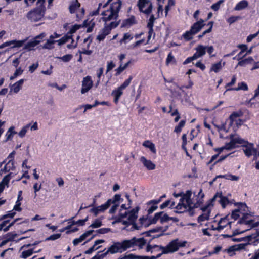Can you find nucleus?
I'll return each mask as SVG.
<instances>
[{
	"instance_id": "13",
	"label": "nucleus",
	"mask_w": 259,
	"mask_h": 259,
	"mask_svg": "<svg viewBox=\"0 0 259 259\" xmlns=\"http://www.w3.org/2000/svg\"><path fill=\"white\" fill-rule=\"evenodd\" d=\"M217 198H220L219 202L223 208H225L227 205L229 203L228 198L226 196H223L222 192H217L213 197L210 199V201L211 202H213Z\"/></svg>"
},
{
	"instance_id": "51",
	"label": "nucleus",
	"mask_w": 259,
	"mask_h": 259,
	"mask_svg": "<svg viewBox=\"0 0 259 259\" xmlns=\"http://www.w3.org/2000/svg\"><path fill=\"white\" fill-rule=\"evenodd\" d=\"M224 2V0L218 1L217 3L211 5V8L215 11H218L220 8L221 4L223 3Z\"/></svg>"
},
{
	"instance_id": "29",
	"label": "nucleus",
	"mask_w": 259,
	"mask_h": 259,
	"mask_svg": "<svg viewBox=\"0 0 259 259\" xmlns=\"http://www.w3.org/2000/svg\"><path fill=\"white\" fill-rule=\"evenodd\" d=\"M143 145L145 147L148 148L152 153L154 154L156 153V149L155 145L150 141H145L143 143Z\"/></svg>"
},
{
	"instance_id": "63",
	"label": "nucleus",
	"mask_w": 259,
	"mask_h": 259,
	"mask_svg": "<svg viewBox=\"0 0 259 259\" xmlns=\"http://www.w3.org/2000/svg\"><path fill=\"white\" fill-rule=\"evenodd\" d=\"M84 240H85V239L81 235H80V236L79 238H75L73 240V244L74 246H76L79 243H80V242L83 241Z\"/></svg>"
},
{
	"instance_id": "28",
	"label": "nucleus",
	"mask_w": 259,
	"mask_h": 259,
	"mask_svg": "<svg viewBox=\"0 0 259 259\" xmlns=\"http://www.w3.org/2000/svg\"><path fill=\"white\" fill-rule=\"evenodd\" d=\"M222 61L221 60L216 63L212 64L210 69V71H213L215 73H218L222 69Z\"/></svg>"
},
{
	"instance_id": "42",
	"label": "nucleus",
	"mask_w": 259,
	"mask_h": 259,
	"mask_svg": "<svg viewBox=\"0 0 259 259\" xmlns=\"http://www.w3.org/2000/svg\"><path fill=\"white\" fill-rule=\"evenodd\" d=\"M186 121L185 120H182L179 123L178 125L175 127L174 132L176 133H180L182 130V128L185 126Z\"/></svg>"
},
{
	"instance_id": "27",
	"label": "nucleus",
	"mask_w": 259,
	"mask_h": 259,
	"mask_svg": "<svg viewBox=\"0 0 259 259\" xmlns=\"http://www.w3.org/2000/svg\"><path fill=\"white\" fill-rule=\"evenodd\" d=\"M156 213H160L158 221L160 220V223L163 224L164 222H167L170 221V219H172L171 217L168 216L167 213H164L163 211H160L157 212Z\"/></svg>"
},
{
	"instance_id": "2",
	"label": "nucleus",
	"mask_w": 259,
	"mask_h": 259,
	"mask_svg": "<svg viewBox=\"0 0 259 259\" xmlns=\"http://www.w3.org/2000/svg\"><path fill=\"white\" fill-rule=\"evenodd\" d=\"M140 210L139 206H136L134 208H133L130 211H126L124 213H126V218H127V221H123L122 224L128 227L132 225V227L131 230L133 231L134 230H140V226L136 224V221L138 218V212Z\"/></svg>"
},
{
	"instance_id": "41",
	"label": "nucleus",
	"mask_w": 259,
	"mask_h": 259,
	"mask_svg": "<svg viewBox=\"0 0 259 259\" xmlns=\"http://www.w3.org/2000/svg\"><path fill=\"white\" fill-rule=\"evenodd\" d=\"M34 252H35L34 251L33 249H30L27 250H25L22 252L20 257L21 258L26 259L27 257L30 256Z\"/></svg>"
},
{
	"instance_id": "58",
	"label": "nucleus",
	"mask_w": 259,
	"mask_h": 259,
	"mask_svg": "<svg viewBox=\"0 0 259 259\" xmlns=\"http://www.w3.org/2000/svg\"><path fill=\"white\" fill-rule=\"evenodd\" d=\"M16 214V212L12 211H8V213L1 217V219H5L7 218H13Z\"/></svg>"
},
{
	"instance_id": "8",
	"label": "nucleus",
	"mask_w": 259,
	"mask_h": 259,
	"mask_svg": "<svg viewBox=\"0 0 259 259\" xmlns=\"http://www.w3.org/2000/svg\"><path fill=\"white\" fill-rule=\"evenodd\" d=\"M137 6L139 11L145 14H150L152 10V3L150 0H138Z\"/></svg>"
},
{
	"instance_id": "10",
	"label": "nucleus",
	"mask_w": 259,
	"mask_h": 259,
	"mask_svg": "<svg viewBox=\"0 0 259 259\" xmlns=\"http://www.w3.org/2000/svg\"><path fill=\"white\" fill-rule=\"evenodd\" d=\"M245 144H246L242 145L243 147V150L245 155L248 157H250L252 155L256 156L257 154V149L253 147V144L252 143H249L247 141H246Z\"/></svg>"
},
{
	"instance_id": "9",
	"label": "nucleus",
	"mask_w": 259,
	"mask_h": 259,
	"mask_svg": "<svg viewBox=\"0 0 259 259\" xmlns=\"http://www.w3.org/2000/svg\"><path fill=\"white\" fill-rule=\"evenodd\" d=\"M125 240L128 249L134 246H138L139 249H142L146 244V240L143 237L137 238L134 237L131 239Z\"/></svg>"
},
{
	"instance_id": "19",
	"label": "nucleus",
	"mask_w": 259,
	"mask_h": 259,
	"mask_svg": "<svg viewBox=\"0 0 259 259\" xmlns=\"http://www.w3.org/2000/svg\"><path fill=\"white\" fill-rule=\"evenodd\" d=\"M137 23L135 17L132 16L130 18L124 19L121 24V27H129Z\"/></svg>"
},
{
	"instance_id": "39",
	"label": "nucleus",
	"mask_w": 259,
	"mask_h": 259,
	"mask_svg": "<svg viewBox=\"0 0 259 259\" xmlns=\"http://www.w3.org/2000/svg\"><path fill=\"white\" fill-rule=\"evenodd\" d=\"M230 90H243V91H247L248 90V88L247 84L244 82H241L238 84V87L235 88H231Z\"/></svg>"
},
{
	"instance_id": "30",
	"label": "nucleus",
	"mask_w": 259,
	"mask_h": 259,
	"mask_svg": "<svg viewBox=\"0 0 259 259\" xmlns=\"http://www.w3.org/2000/svg\"><path fill=\"white\" fill-rule=\"evenodd\" d=\"M239 60V61L238 63V66H245L247 64L252 63V62L254 61L252 57H249L248 58L244 59H241Z\"/></svg>"
},
{
	"instance_id": "60",
	"label": "nucleus",
	"mask_w": 259,
	"mask_h": 259,
	"mask_svg": "<svg viewBox=\"0 0 259 259\" xmlns=\"http://www.w3.org/2000/svg\"><path fill=\"white\" fill-rule=\"evenodd\" d=\"M121 198V195L120 194H115L113 198L111 199H108V200H110L111 204H115L116 202H118Z\"/></svg>"
},
{
	"instance_id": "11",
	"label": "nucleus",
	"mask_w": 259,
	"mask_h": 259,
	"mask_svg": "<svg viewBox=\"0 0 259 259\" xmlns=\"http://www.w3.org/2000/svg\"><path fill=\"white\" fill-rule=\"evenodd\" d=\"M93 85V81L91 77L89 75L84 77L82 81L81 94H85L88 92L92 88Z\"/></svg>"
},
{
	"instance_id": "20",
	"label": "nucleus",
	"mask_w": 259,
	"mask_h": 259,
	"mask_svg": "<svg viewBox=\"0 0 259 259\" xmlns=\"http://www.w3.org/2000/svg\"><path fill=\"white\" fill-rule=\"evenodd\" d=\"M80 3L78 0H73L71 2L69 6V11L71 14L74 13L76 10L80 7Z\"/></svg>"
},
{
	"instance_id": "3",
	"label": "nucleus",
	"mask_w": 259,
	"mask_h": 259,
	"mask_svg": "<svg viewBox=\"0 0 259 259\" xmlns=\"http://www.w3.org/2000/svg\"><path fill=\"white\" fill-rule=\"evenodd\" d=\"M127 249L126 240H124L121 242H117L114 243L105 252L100 254L101 251H99L97 254H98V256L100 257V259H103L109 252H110L111 254H114L117 252L121 253L126 250Z\"/></svg>"
},
{
	"instance_id": "57",
	"label": "nucleus",
	"mask_w": 259,
	"mask_h": 259,
	"mask_svg": "<svg viewBox=\"0 0 259 259\" xmlns=\"http://www.w3.org/2000/svg\"><path fill=\"white\" fill-rule=\"evenodd\" d=\"M6 165H8V170H14L15 168L14 165V161L12 159H10L6 163Z\"/></svg>"
},
{
	"instance_id": "49",
	"label": "nucleus",
	"mask_w": 259,
	"mask_h": 259,
	"mask_svg": "<svg viewBox=\"0 0 259 259\" xmlns=\"http://www.w3.org/2000/svg\"><path fill=\"white\" fill-rule=\"evenodd\" d=\"M132 76H130L129 78L127 79H126L124 82L119 87H120L121 89L124 90L125 89L128 85L130 84L132 80Z\"/></svg>"
},
{
	"instance_id": "21",
	"label": "nucleus",
	"mask_w": 259,
	"mask_h": 259,
	"mask_svg": "<svg viewBox=\"0 0 259 259\" xmlns=\"http://www.w3.org/2000/svg\"><path fill=\"white\" fill-rule=\"evenodd\" d=\"M242 218L238 221V223L240 224H244L245 225H250L253 222V219L247 220V219L249 217V214L247 212H243Z\"/></svg>"
},
{
	"instance_id": "61",
	"label": "nucleus",
	"mask_w": 259,
	"mask_h": 259,
	"mask_svg": "<svg viewBox=\"0 0 259 259\" xmlns=\"http://www.w3.org/2000/svg\"><path fill=\"white\" fill-rule=\"evenodd\" d=\"M155 18L153 15H151L150 17L149 21L147 23V27H153L154 22Z\"/></svg>"
},
{
	"instance_id": "16",
	"label": "nucleus",
	"mask_w": 259,
	"mask_h": 259,
	"mask_svg": "<svg viewBox=\"0 0 259 259\" xmlns=\"http://www.w3.org/2000/svg\"><path fill=\"white\" fill-rule=\"evenodd\" d=\"M250 242H248L246 243H241L237 245H235L233 246H230L227 250V252L228 253H230L232 252L235 251H239L243 249H245V247L248 245L250 244Z\"/></svg>"
},
{
	"instance_id": "1",
	"label": "nucleus",
	"mask_w": 259,
	"mask_h": 259,
	"mask_svg": "<svg viewBox=\"0 0 259 259\" xmlns=\"http://www.w3.org/2000/svg\"><path fill=\"white\" fill-rule=\"evenodd\" d=\"M120 10V4L111 3L109 9L102 12L101 15L103 17L101 19L107 23L108 21L111 20H116L119 17V12Z\"/></svg>"
},
{
	"instance_id": "7",
	"label": "nucleus",
	"mask_w": 259,
	"mask_h": 259,
	"mask_svg": "<svg viewBox=\"0 0 259 259\" xmlns=\"http://www.w3.org/2000/svg\"><path fill=\"white\" fill-rule=\"evenodd\" d=\"M45 11L41 10V8L36 7L27 13V18L31 22H37L40 20L44 16Z\"/></svg>"
},
{
	"instance_id": "55",
	"label": "nucleus",
	"mask_w": 259,
	"mask_h": 259,
	"mask_svg": "<svg viewBox=\"0 0 259 259\" xmlns=\"http://www.w3.org/2000/svg\"><path fill=\"white\" fill-rule=\"evenodd\" d=\"M115 66H116V64L114 63H113V61H110L109 62H108L106 73H107L108 72L111 71Z\"/></svg>"
},
{
	"instance_id": "25",
	"label": "nucleus",
	"mask_w": 259,
	"mask_h": 259,
	"mask_svg": "<svg viewBox=\"0 0 259 259\" xmlns=\"http://www.w3.org/2000/svg\"><path fill=\"white\" fill-rule=\"evenodd\" d=\"M39 44V42L34 40L33 39L30 41L25 44L23 49L24 50L31 51L33 48Z\"/></svg>"
},
{
	"instance_id": "38",
	"label": "nucleus",
	"mask_w": 259,
	"mask_h": 259,
	"mask_svg": "<svg viewBox=\"0 0 259 259\" xmlns=\"http://www.w3.org/2000/svg\"><path fill=\"white\" fill-rule=\"evenodd\" d=\"M177 210L175 212L177 213H182L186 211V209L187 208V205L186 204H178L175 207Z\"/></svg>"
},
{
	"instance_id": "47",
	"label": "nucleus",
	"mask_w": 259,
	"mask_h": 259,
	"mask_svg": "<svg viewBox=\"0 0 259 259\" xmlns=\"http://www.w3.org/2000/svg\"><path fill=\"white\" fill-rule=\"evenodd\" d=\"M23 70L21 69L20 67L17 68L13 75L10 76V80H13L18 76L21 75L23 73Z\"/></svg>"
},
{
	"instance_id": "22",
	"label": "nucleus",
	"mask_w": 259,
	"mask_h": 259,
	"mask_svg": "<svg viewBox=\"0 0 259 259\" xmlns=\"http://www.w3.org/2000/svg\"><path fill=\"white\" fill-rule=\"evenodd\" d=\"M16 234H13L11 232L8 233L5 236H4V238H6V239L3 240L0 243V247L3 246L5 244H6L9 241H13L15 236Z\"/></svg>"
},
{
	"instance_id": "40",
	"label": "nucleus",
	"mask_w": 259,
	"mask_h": 259,
	"mask_svg": "<svg viewBox=\"0 0 259 259\" xmlns=\"http://www.w3.org/2000/svg\"><path fill=\"white\" fill-rule=\"evenodd\" d=\"M133 38V37L131 34L129 33H125L124 34L123 38L120 39L119 42L121 44L122 43L126 44L128 42V40H132Z\"/></svg>"
},
{
	"instance_id": "56",
	"label": "nucleus",
	"mask_w": 259,
	"mask_h": 259,
	"mask_svg": "<svg viewBox=\"0 0 259 259\" xmlns=\"http://www.w3.org/2000/svg\"><path fill=\"white\" fill-rule=\"evenodd\" d=\"M72 58V55L71 54H66L59 58L60 59L62 60L64 62L70 61Z\"/></svg>"
},
{
	"instance_id": "52",
	"label": "nucleus",
	"mask_w": 259,
	"mask_h": 259,
	"mask_svg": "<svg viewBox=\"0 0 259 259\" xmlns=\"http://www.w3.org/2000/svg\"><path fill=\"white\" fill-rule=\"evenodd\" d=\"M102 225L101 221L98 219H96L94 222L91 225L90 227L93 228H97L101 227Z\"/></svg>"
},
{
	"instance_id": "53",
	"label": "nucleus",
	"mask_w": 259,
	"mask_h": 259,
	"mask_svg": "<svg viewBox=\"0 0 259 259\" xmlns=\"http://www.w3.org/2000/svg\"><path fill=\"white\" fill-rule=\"evenodd\" d=\"M81 27L80 25L75 24L72 26L69 31L67 32L70 35H72L73 33H75L77 30H78Z\"/></svg>"
},
{
	"instance_id": "23",
	"label": "nucleus",
	"mask_w": 259,
	"mask_h": 259,
	"mask_svg": "<svg viewBox=\"0 0 259 259\" xmlns=\"http://www.w3.org/2000/svg\"><path fill=\"white\" fill-rule=\"evenodd\" d=\"M122 90L120 87H118L117 89L112 91V95L114 97V102L116 104H118L120 97L123 94Z\"/></svg>"
},
{
	"instance_id": "59",
	"label": "nucleus",
	"mask_w": 259,
	"mask_h": 259,
	"mask_svg": "<svg viewBox=\"0 0 259 259\" xmlns=\"http://www.w3.org/2000/svg\"><path fill=\"white\" fill-rule=\"evenodd\" d=\"M162 200V197H160L159 198L157 199H153L148 201L147 203L148 205H156L158 203H159Z\"/></svg>"
},
{
	"instance_id": "45",
	"label": "nucleus",
	"mask_w": 259,
	"mask_h": 259,
	"mask_svg": "<svg viewBox=\"0 0 259 259\" xmlns=\"http://www.w3.org/2000/svg\"><path fill=\"white\" fill-rule=\"evenodd\" d=\"M238 208L237 209L239 210V212L243 213L246 212L248 207L245 203H237Z\"/></svg>"
},
{
	"instance_id": "35",
	"label": "nucleus",
	"mask_w": 259,
	"mask_h": 259,
	"mask_svg": "<svg viewBox=\"0 0 259 259\" xmlns=\"http://www.w3.org/2000/svg\"><path fill=\"white\" fill-rule=\"evenodd\" d=\"M70 39H73L72 35H70L67 33L66 35H65L64 36H63L59 40H58V44L59 45H63L66 43L67 41H68Z\"/></svg>"
},
{
	"instance_id": "4",
	"label": "nucleus",
	"mask_w": 259,
	"mask_h": 259,
	"mask_svg": "<svg viewBox=\"0 0 259 259\" xmlns=\"http://www.w3.org/2000/svg\"><path fill=\"white\" fill-rule=\"evenodd\" d=\"M186 242H179L178 239H176L170 241L166 246H160L159 249L163 250V253L168 254L178 251L180 247L185 246Z\"/></svg>"
},
{
	"instance_id": "46",
	"label": "nucleus",
	"mask_w": 259,
	"mask_h": 259,
	"mask_svg": "<svg viewBox=\"0 0 259 259\" xmlns=\"http://www.w3.org/2000/svg\"><path fill=\"white\" fill-rule=\"evenodd\" d=\"M195 35V34L192 33L191 31L190 30L189 31H186L183 34V36L186 40L189 41V40H191L193 38L192 35Z\"/></svg>"
},
{
	"instance_id": "14",
	"label": "nucleus",
	"mask_w": 259,
	"mask_h": 259,
	"mask_svg": "<svg viewBox=\"0 0 259 259\" xmlns=\"http://www.w3.org/2000/svg\"><path fill=\"white\" fill-rule=\"evenodd\" d=\"M243 115V112L241 110L233 112L229 117L227 121L229 122V127L232 126L237 119Z\"/></svg>"
},
{
	"instance_id": "18",
	"label": "nucleus",
	"mask_w": 259,
	"mask_h": 259,
	"mask_svg": "<svg viewBox=\"0 0 259 259\" xmlns=\"http://www.w3.org/2000/svg\"><path fill=\"white\" fill-rule=\"evenodd\" d=\"M204 194L202 192V189H200L197 195L196 202L194 203V207L198 208L203 203Z\"/></svg>"
},
{
	"instance_id": "36",
	"label": "nucleus",
	"mask_w": 259,
	"mask_h": 259,
	"mask_svg": "<svg viewBox=\"0 0 259 259\" xmlns=\"http://www.w3.org/2000/svg\"><path fill=\"white\" fill-rule=\"evenodd\" d=\"M196 52L198 54L202 57L206 54V47L202 45H199L195 49Z\"/></svg>"
},
{
	"instance_id": "37",
	"label": "nucleus",
	"mask_w": 259,
	"mask_h": 259,
	"mask_svg": "<svg viewBox=\"0 0 259 259\" xmlns=\"http://www.w3.org/2000/svg\"><path fill=\"white\" fill-rule=\"evenodd\" d=\"M166 65H168L170 64H176L177 61L175 57L173 56L171 52H170L166 59Z\"/></svg>"
},
{
	"instance_id": "26",
	"label": "nucleus",
	"mask_w": 259,
	"mask_h": 259,
	"mask_svg": "<svg viewBox=\"0 0 259 259\" xmlns=\"http://www.w3.org/2000/svg\"><path fill=\"white\" fill-rule=\"evenodd\" d=\"M248 6V2L246 0H242L238 2L234 7V10L240 11L245 9Z\"/></svg>"
},
{
	"instance_id": "48",
	"label": "nucleus",
	"mask_w": 259,
	"mask_h": 259,
	"mask_svg": "<svg viewBox=\"0 0 259 259\" xmlns=\"http://www.w3.org/2000/svg\"><path fill=\"white\" fill-rule=\"evenodd\" d=\"M175 84H176L177 87L178 88H179V90H183L184 89H190V88H191L192 87L193 85V83L192 81H191V80H189V83L187 85L179 86L177 83H175Z\"/></svg>"
},
{
	"instance_id": "50",
	"label": "nucleus",
	"mask_w": 259,
	"mask_h": 259,
	"mask_svg": "<svg viewBox=\"0 0 259 259\" xmlns=\"http://www.w3.org/2000/svg\"><path fill=\"white\" fill-rule=\"evenodd\" d=\"M46 34L45 32H42L40 33V34L34 37L33 39L34 40H36L38 42H39V44H40L44 39V38L46 37Z\"/></svg>"
},
{
	"instance_id": "43",
	"label": "nucleus",
	"mask_w": 259,
	"mask_h": 259,
	"mask_svg": "<svg viewBox=\"0 0 259 259\" xmlns=\"http://www.w3.org/2000/svg\"><path fill=\"white\" fill-rule=\"evenodd\" d=\"M12 173H9V174L5 176L4 178L2 179L0 184H2V186H4L6 185L7 187L9 186V183L11 178V175Z\"/></svg>"
},
{
	"instance_id": "15",
	"label": "nucleus",
	"mask_w": 259,
	"mask_h": 259,
	"mask_svg": "<svg viewBox=\"0 0 259 259\" xmlns=\"http://www.w3.org/2000/svg\"><path fill=\"white\" fill-rule=\"evenodd\" d=\"M204 20L200 19L199 21L194 23L191 27L190 30L192 33L196 34L198 33L201 29L205 26Z\"/></svg>"
},
{
	"instance_id": "31",
	"label": "nucleus",
	"mask_w": 259,
	"mask_h": 259,
	"mask_svg": "<svg viewBox=\"0 0 259 259\" xmlns=\"http://www.w3.org/2000/svg\"><path fill=\"white\" fill-rule=\"evenodd\" d=\"M230 138L235 146H237V144H243L246 143L244 140L239 137H235L232 134L230 135Z\"/></svg>"
},
{
	"instance_id": "32",
	"label": "nucleus",
	"mask_w": 259,
	"mask_h": 259,
	"mask_svg": "<svg viewBox=\"0 0 259 259\" xmlns=\"http://www.w3.org/2000/svg\"><path fill=\"white\" fill-rule=\"evenodd\" d=\"M16 132L14 131V127L11 126L9 128L8 131L7 132L5 135L6 140L5 141H8L9 140H11L12 139L14 135H15Z\"/></svg>"
},
{
	"instance_id": "64",
	"label": "nucleus",
	"mask_w": 259,
	"mask_h": 259,
	"mask_svg": "<svg viewBox=\"0 0 259 259\" xmlns=\"http://www.w3.org/2000/svg\"><path fill=\"white\" fill-rule=\"evenodd\" d=\"M239 209H235L232 212L231 217L234 219L235 220H237L239 218Z\"/></svg>"
},
{
	"instance_id": "33",
	"label": "nucleus",
	"mask_w": 259,
	"mask_h": 259,
	"mask_svg": "<svg viewBox=\"0 0 259 259\" xmlns=\"http://www.w3.org/2000/svg\"><path fill=\"white\" fill-rule=\"evenodd\" d=\"M210 212L211 210L209 209L206 213H202V214L200 215L197 219L198 222L200 223L206 220H208L209 219Z\"/></svg>"
},
{
	"instance_id": "24",
	"label": "nucleus",
	"mask_w": 259,
	"mask_h": 259,
	"mask_svg": "<svg viewBox=\"0 0 259 259\" xmlns=\"http://www.w3.org/2000/svg\"><path fill=\"white\" fill-rule=\"evenodd\" d=\"M29 37H26L22 40H12L11 42H12V46L10 47L11 49L15 48H20L24 46L25 42L28 40Z\"/></svg>"
},
{
	"instance_id": "62",
	"label": "nucleus",
	"mask_w": 259,
	"mask_h": 259,
	"mask_svg": "<svg viewBox=\"0 0 259 259\" xmlns=\"http://www.w3.org/2000/svg\"><path fill=\"white\" fill-rule=\"evenodd\" d=\"M46 0H38L37 2V7L36 8H41V10L46 11L45 3Z\"/></svg>"
},
{
	"instance_id": "44",
	"label": "nucleus",
	"mask_w": 259,
	"mask_h": 259,
	"mask_svg": "<svg viewBox=\"0 0 259 259\" xmlns=\"http://www.w3.org/2000/svg\"><path fill=\"white\" fill-rule=\"evenodd\" d=\"M126 218V213L120 212L117 217L115 218V221L112 222V224L122 222L124 221L123 219Z\"/></svg>"
},
{
	"instance_id": "5",
	"label": "nucleus",
	"mask_w": 259,
	"mask_h": 259,
	"mask_svg": "<svg viewBox=\"0 0 259 259\" xmlns=\"http://www.w3.org/2000/svg\"><path fill=\"white\" fill-rule=\"evenodd\" d=\"M119 21H112L109 24L105 23L104 27L100 31L99 34L97 36V40L99 41H103L106 36L109 34L112 29L115 28L119 24Z\"/></svg>"
},
{
	"instance_id": "34",
	"label": "nucleus",
	"mask_w": 259,
	"mask_h": 259,
	"mask_svg": "<svg viewBox=\"0 0 259 259\" xmlns=\"http://www.w3.org/2000/svg\"><path fill=\"white\" fill-rule=\"evenodd\" d=\"M232 240L234 242H241V241H247L248 242H250L252 241V236L248 235L245 237L242 238H235L233 237L232 238Z\"/></svg>"
},
{
	"instance_id": "17",
	"label": "nucleus",
	"mask_w": 259,
	"mask_h": 259,
	"mask_svg": "<svg viewBox=\"0 0 259 259\" xmlns=\"http://www.w3.org/2000/svg\"><path fill=\"white\" fill-rule=\"evenodd\" d=\"M140 161L142 162L143 165L149 170H154L155 168V164L153 163L151 160H147L144 156H142L140 158Z\"/></svg>"
},
{
	"instance_id": "54",
	"label": "nucleus",
	"mask_w": 259,
	"mask_h": 259,
	"mask_svg": "<svg viewBox=\"0 0 259 259\" xmlns=\"http://www.w3.org/2000/svg\"><path fill=\"white\" fill-rule=\"evenodd\" d=\"M233 143V142L230 140L229 142L226 143L225 144V146H224V149L227 150H231L237 147V146H235Z\"/></svg>"
},
{
	"instance_id": "12",
	"label": "nucleus",
	"mask_w": 259,
	"mask_h": 259,
	"mask_svg": "<svg viewBox=\"0 0 259 259\" xmlns=\"http://www.w3.org/2000/svg\"><path fill=\"white\" fill-rule=\"evenodd\" d=\"M110 205H111L110 200H107L105 203H104L99 206L91 208L90 209V212L94 213V215L95 217H96L99 214V213L103 212L106 210H107L109 207Z\"/></svg>"
},
{
	"instance_id": "6",
	"label": "nucleus",
	"mask_w": 259,
	"mask_h": 259,
	"mask_svg": "<svg viewBox=\"0 0 259 259\" xmlns=\"http://www.w3.org/2000/svg\"><path fill=\"white\" fill-rule=\"evenodd\" d=\"M159 215L160 213H155L153 217H150L148 214L146 216L140 217L139 219L140 224V225L139 226H140V229L143 226L146 228L150 225L155 224L158 221Z\"/></svg>"
}]
</instances>
